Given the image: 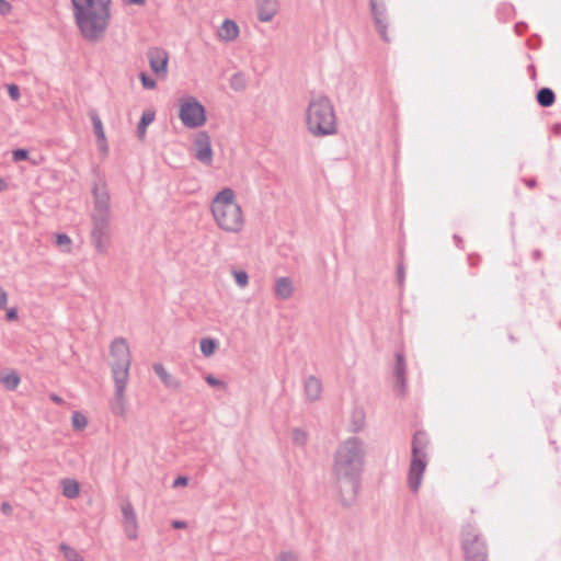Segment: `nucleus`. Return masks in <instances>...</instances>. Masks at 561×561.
<instances>
[{"instance_id": "nucleus-1", "label": "nucleus", "mask_w": 561, "mask_h": 561, "mask_svg": "<svg viewBox=\"0 0 561 561\" xmlns=\"http://www.w3.org/2000/svg\"><path fill=\"white\" fill-rule=\"evenodd\" d=\"M365 456L364 442L356 436L345 439L334 453L332 473L336 480L340 503L345 507L353 505L358 495Z\"/></svg>"}, {"instance_id": "nucleus-2", "label": "nucleus", "mask_w": 561, "mask_h": 561, "mask_svg": "<svg viewBox=\"0 0 561 561\" xmlns=\"http://www.w3.org/2000/svg\"><path fill=\"white\" fill-rule=\"evenodd\" d=\"M76 24L89 42L100 41L111 22L112 0H71Z\"/></svg>"}, {"instance_id": "nucleus-3", "label": "nucleus", "mask_w": 561, "mask_h": 561, "mask_svg": "<svg viewBox=\"0 0 561 561\" xmlns=\"http://www.w3.org/2000/svg\"><path fill=\"white\" fill-rule=\"evenodd\" d=\"M110 354L114 358L111 363L112 376L115 385V400L112 403V412L115 415L125 414V389L128 382L131 355L127 340L115 337L110 345Z\"/></svg>"}, {"instance_id": "nucleus-4", "label": "nucleus", "mask_w": 561, "mask_h": 561, "mask_svg": "<svg viewBox=\"0 0 561 561\" xmlns=\"http://www.w3.org/2000/svg\"><path fill=\"white\" fill-rule=\"evenodd\" d=\"M306 126L308 131L314 137L336 134L335 110L327 95H312L306 110Z\"/></svg>"}, {"instance_id": "nucleus-5", "label": "nucleus", "mask_w": 561, "mask_h": 561, "mask_svg": "<svg viewBox=\"0 0 561 561\" xmlns=\"http://www.w3.org/2000/svg\"><path fill=\"white\" fill-rule=\"evenodd\" d=\"M211 214L218 227L228 232H239L243 227L241 206L234 201V192L230 187L219 191L213 198Z\"/></svg>"}, {"instance_id": "nucleus-6", "label": "nucleus", "mask_w": 561, "mask_h": 561, "mask_svg": "<svg viewBox=\"0 0 561 561\" xmlns=\"http://www.w3.org/2000/svg\"><path fill=\"white\" fill-rule=\"evenodd\" d=\"M459 542L465 561H488V541L474 520H468L461 526Z\"/></svg>"}, {"instance_id": "nucleus-7", "label": "nucleus", "mask_w": 561, "mask_h": 561, "mask_svg": "<svg viewBox=\"0 0 561 561\" xmlns=\"http://www.w3.org/2000/svg\"><path fill=\"white\" fill-rule=\"evenodd\" d=\"M428 435L425 431L419 430L414 433L411 442V462L408 473V484L412 492H417L422 483L423 474L427 466Z\"/></svg>"}, {"instance_id": "nucleus-8", "label": "nucleus", "mask_w": 561, "mask_h": 561, "mask_svg": "<svg viewBox=\"0 0 561 561\" xmlns=\"http://www.w3.org/2000/svg\"><path fill=\"white\" fill-rule=\"evenodd\" d=\"M179 117L187 128H197L206 123V110L194 96H186L181 100Z\"/></svg>"}, {"instance_id": "nucleus-9", "label": "nucleus", "mask_w": 561, "mask_h": 561, "mask_svg": "<svg viewBox=\"0 0 561 561\" xmlns=\"http://www.w3.org/2000/svg\"><path fill=\"white\" fill-rule=\"evenodd\" d=\"M110 219L111 215H92L91 240L95 251L105 254L110 244Z\"/></svg>"}, {"instance_id": "nucleus-10", "label": "nucleus", "mask_w": 561, "mask_h": 561, "mask_svg": "<svg viewBox=\"0 0 561 561\" xmlns=\"http://www.w3.org/2000/svg\"><path fill=\"white\" fill-rule=\"evenodd\" d=\"M94 208L92 215H111L110 192L107 184L101 174H98V182L92 187Z\"/></svg>"}, {"instance_id": "nucleus-11", "label": "nucleus", "mask_w": 561, "mask_h": 561, "mask_svg": "<svg viewBox=\"0 0 561 561\" xmlns=\"http://www.w3.org/2000/svg\"><path fill=\"white\" fill-rule=\"evenodd\" d=\"M370 13L376 27L377 33L385 43H389L387 28V8L383 0H369Z\"/></svg>"}, {"instance_id": "nucleus-12", "label": "nucleus", "mask_w": 561, "mask_h": 561, "mask_svg": "<svg viewBox=\"0 0 561 561\" xmlns=\"http://www.w3.org/2000/svg\"><path fill=\"white\" fill-rule=\"evenodd\" d=\"M195 158L209 167L213 163L211 139L207 131H199L194 139Z\"/></svg>"}, {"instance_id": "nucleus-13", "label": "nucleus", "mask_w": 561, "mask_h": 561, "mask_svg": "<svg viewBox=\"0 0 561 561\" xmlns=\"http://www.w3.org/2000/svg\"><path fill=\"white\" fill-rule=\"evenodd\" d=\"M151 71L158 77H165L168 72L169 55L163 48L153 47L147 53Z\"/></svg>"}, {"instance_id": "nucleus-14", "label": "nucleus", "mask_w": 561, "mask_h": 561, "mask_svg": "<svg viewBox=\"0 0 561 561\" xmlns=\"http://www.w3.org/2000/svg\"><path fill=\"white\" fill-rule=\"evenodd\" d=\"M123 526L125 535L130 540H136L138 537V520L134 506L129 501L122 504Z\"/></svg>"}, {"instance_id": "nucleus-15", "label": "nucleus", "mask_w": 561, "mask_h": 561, "mask_svg": "<svg viewBox=\"0 0 561 561\" xmlns=\"http://www.w3.org/2000/svg\"><path fill=\"white\" fill-rule=\"evenodd\" d=\"M88 114L96 137L98 148L102 154L106 156L108 153V144L100 115L95 108H91Z\"/></svg>"}, {"instance_id": "nucleus-16", "label": "nucleus", "mask_w": 561, "mask_h": 561, "mask_svg": "<svg viewBox=\"0 0 561 561\" xmlns=\"http://www.w3.org/2000/svg\"><path fill=\"white\" fill-rule=\"evenodd\" d=\"M393 375L396 378L397 387L402 394L407 391V363L403 353L397 352Z\"/></svg>"}, {"instance_id": "nucleus-17", "label": "nucleus", "mask_w": 561, "mask_h": 561, "mask_svg": "<svg viewBox=\"0 0 561 561\" xmlns=\"http://www.w3.org/2000/svg\"><path fill=\"white\" fill-rule=\"evenodd\" d=\"M257 20L260 22H270L278 11L277 0H257Z\"/></svg>"}, {"instance_id": "nucleus-18", "label": "nucleus", "mask_w": 561, "mask_h": 561, "mask_svg": "<svg viewBox=\"0 0 561 561\" xmlns=\"http://www.w3.org/2000/svg\"><path fill=\"white\" fill-rule=\"evenodd\" d=\"M154 374L160 378L163 386L170 390L178 391L181 389V381L174 376L169 374L161 363H154L152 365Z\"/></svg>"}, {"instance_id": "nucleus-19", "label": "nucleus", "mask_w": 561, "mask_h": 561, "mask_svg": "<svg viewBox=\"0 0 561 561\" xmlns=\"http://www.w3.org/2000/svg\"><path fill=\"white\" fill-rule=\"evenodd\" d=\"M294 294L293 280L283 276L276 279L274 285V296L279 300H287Z\"/></svg>"}, {"instance_id": "nucleus-20", "label": "nucleus", "mask_w": 561, "mask_h": 561, "mask_svg": "<svg viewBox=\"0 0 561 561\" xmlns=\"http://www.w3.org/2000/svg\"><path fill=\"white\" fill-rule=\"evenodd\" d=\"M305 394L308 401L314 402L320 399L322 392V382L314 376H309L304 385Z\"/></svg>"}, {"instance_id": "nucleus-21", "label": "nucleus", "mask_w": 561, "mask_h": 561, "mask_svg": "<svg viewBox=\"0 0 561 561\" xmlns=\"http://www.w3.org/2000/svg\"><path fill=\"white\" fill-rule=\"evenodd\" d=\"M218 36L225 42H232L239 36V26L231 19H225L218 28Z\"/></svg>"}, {"instance_id": "nucleus-22", "label": "nucleus", "mask_w": 561, "mask_h": 561, "mask_svg": "<svg viewBox=\"0 0 561 561\" xmlns=\"http://www.w3.org/2000/svg\"><path fill=\"white\" fill-rule=\"evenodd\" d=\"M536 101L541 107H550L556 102V93L551 88H540L536 93Z\"/></svg>"}, {"instance_id": "nucleus-23", "label": "nucleus", "mask_w": 561, "mask_h": 561, "mask_svg": "<svg viewBox=\"0 0 561 561\" xmlns=\"http://www.w3.org/2000/svg\"><path fill=\"white\" fill-rule=\"evenodd\" d=\"M156 113L153 111H144L137 124V137L142 140L146 137L147 127L153 122Z\"/></svg>"}, {"instance_id": "nucleus-24", "label": "nucleus", "mask_w": 561, "mask_h": 561, "mask_svg": "<svg viewBox=\"0 0 561 561\" xmlns=\"http://www.w3.org/2000/svg\"><path fill=\"white\" fill-rule=\"evenodd\" d=\"M62 495L67 499H76L80 494V484L75 479L61 480Z\"/></svg>"}, {"instance_id": "nucleus-25", "label": "nucleus", "mask_w": 561, "mask_h": 561, "mask_svg": "<svg viewBox=\"0 0 561 561\" xmlns=\"http://www.w3.org/2000/svg\"><path fill=\"white\" fill-rule=\"evenodd\" d=\"M0 382L7 390L14 391L21 382V377L15 370H11L9 374L0 377Z\"/></svg>"}, {"instance_id": "nucleus-26", "label": "nucleus", "mask_w": 561, "mask_h": 561, "mask_svg": "<svg viewBox=\"0 0 561 561\" xmlns=\"http://www.w3.org/2000/svg\"><path fill=\"white\" fill-rule=\"evenodd\" d=\"M219 343L216 339L213 337H204L201 340V352L205 357H210L215 354L218 348Z\"/></svg>"}, {"instance_id": "nucleus-27", "label": "nucleus", "mask_w": 561, "mask_h": 561, "mask_svg": "<svg viewBox=\"0 0 561 561\" xmlns=\"http://www.w3.org/2000/svg\"><path fill=\"white\" fill-rule=\"evenodd\" d=\"M59 550L68 561H84L83 557L66 542L59 545Z\"/></svg>"}, {"instance_id": "nucleus-28", "label": "nucleus", "mask_w": 561, "mask_h": 561, "mask_svg": "<svg viewBox=\"0 0 561 561\" xmlns=\"http://www.w3.org/2000/svg\"><path fill=\"white\" fill-rule=\"evenodd\" d=\"M71 423H72V427L75 430L81 431V430L85 428V426L88 424V420L83 413L76 411L72 413Z\"/></svg>"}, {"instance_id": "nucleus-29", "label": "nucleus", "mask_w": 561, "mask_h": 561, "mask_svg": "<svg viewBox=\"0 0 561 561\" xmlns=\"http://www.w3.org/2000/svg\"><path fill=\"white\" fill-rule=\"evenodd\" d=\"M364 414L362 412H355L352 416V426L350 431L352 433H358L364 428Z\"/></svg>"}, {"instance_id": "nucleus-30", "label": "nucleus", "mask_w": 561, "mask_h": 561, "mask_svg": "<svg viewBox=\"0 0 561 561\" xmlns=\"http://www.w3.org/2000/svg\"><path fill=\"white\" fill-rule=\"evenodd\" d=\"M232 275L234 277L236 284L239 287L243 288V287H245L249 284V275H248V273L245 271H243V270H240V271L233 270L232 271Z\"/></svg>"}, {"instance_id": "nucleus-31", "label": "nucleus", "mask_w": 561, "mask_h": 561, "mask_svg": "<svg viewBox=\"0 0 561 561\" xmlns=\"http://www.w3.org/2000/svg\"><path fill=\"white\" fill-rule=\"evenodd\" d=\"M230 87L234 91H241L245 88L244 78L240 72L233 73L230 79Z\"/></svg>"}, {"instance_id": "nucleus-32", "label": "nucleus", "mask_w": 561, "mask_h": 561, "mask_svg": "<svg viewBox=\"0 0 561 561\" xmlns=\"http://www.w3.org/2000/svg\"><path fill=\"white\" fill-rule=\"evenodd\" d=\"M291 439L294 444L304 446L307 443V433L301 428H294Z\"/></svg>"}, {"instance_id": "nucleus-33", "label": "nucleus", "mask_w": 561, "mask_h": 561, "mask_svg": "<svg viewBox=\"0 0 561 561\" xmlns=\"http://www.w3.org/2000/svg\"><path fill=\"white\" fill-rule=\"evenodd\" d=\"M139 80L144 89L152 90L157 87V81L145 71L139 73Z\"/></svg>"}, {"instance_id": "nucleus-34", "label": "nucleus", "mask_w": 561, "mask_h": 561, "mask_svg": "<svg viewBox=\"0 0 561 561\" xmlns=\"http://www.w3.org/2000/svg\"><path fill=\"white\" fill-rule=\"evenodd\" d=\"M56 244L60 249H64L65 251H70L71 239L66 233H57L56 234Z\"/></svg>"}, {"instance_id": "nucleus-35", "label": "nucleus", "mask_w": 561, "mask_h": 561, "mask_svg": "<svg viewBox=\"0 0 561 561\" xmlns=\"http://www.w3.org/2000/svg\"><path fill=\"white\" fill-rule=\"evenodd\" d=\"M30 151L24 148H18L12 151V160L14 162L25 161L28 159Z\"/></svg>"}, {"instance_id": "nucleus-36", "label": "nucleus", "mask_w": 561, "mask_h": 561, "mask_svg": "<svg viewBox=\"0 0 561 561\" xmlns=\"http://www.w3.org/2000/svg\"><path fill=\"white\" fill-rule=\"evenodd\" d=\"M204 379L211 387H218L220 389H226V387H227L225 381H222L219 378L215 377L213 374L205 375Z\"/></svg>"}, {"instance_id": "nucleus-37", "label": "nucleus", "mask_w": 561, "mask_h": 561, "mask_svg": "<svg viewBox=\"0 0 561 561\" xmlns=\"http://www.w3.org/2000/svg\"><path fill=\"white\" fill-rule=\"evenodd\" d=\"M275 561H299L298 556L293 551H282L275 558Z\"/></svg>"}, {"instance_id": "nucleus-38", "label": "nucleus", "mask_w": 561, "mask_h": 561, "mask_svg": "<svg viewBox=\"0 0 561 561\" xmlns=\"http://www.w3.org/2000/svg\"><path fill=\"white\" fill-rule=\"evenodd\" d=\"M7 90H8L9 96L12 101H18L20 99L21 93H20V88L18 84L9 83V84H7Z\"/></svg>"}, {"instance_id": "nucleus-39", "label": "nucleus", "mask_w": 561, "mask_h": 561, "mask_svg": "<svg viewBox=\"0 0 561 561\" xmlns=\"http://www.w3.org/2000/svg\"><path fill=\"white\" fill-rule=\"evenodd\" d=\"M404 276H405L404 265L402 262H400L397 266V279H398V283L400 286H402L404 283Z\"/></svg>"}, {"instance_id": "nucleus-40", "label": "nucleus", "mask_w": 561, "mask_h": 561, "mask_svg": "<svg viewBox=\"0 0 561 561\" xmlns=\"http://www.w3.org/2000/svg\"><path fill=\"white\" fill-rule=\"evenodd\" d=\"M12 11V5L7 0H0V14L7 15Z\"/></svg>"}, {"instance_id": "nucleus-41", "label": "nucleus", "mask_w": 561, "mask_h": 561, "mask_svg": "<svg viewBox=\"0 0 561 561\" xmlns=\"http://www.w3.org/2000/svg\"><path fill=\"white\" fill-rule=\"evenodd\" d=\"M188 484V478L185 477V476H179L178 478L174 479L173 481V486L174 488H178V486H186Z\"/></svg>"}, {"instance_id": "nucleus-42", "label": "nucleus", "mask_w": 561, "mask_h": 561, "mask_svg": "<svg viewBox=\"0 0 561 561\" xmlns=\"http://www.w3.org/2000/svg\"><path fill=\"white\" fill-rule=\"evenodd\" d=\"M8 302V294L7 291L0 286V310H3L7 308Z\"/></svg>"}, {"instance_id": "nucleus-43", "label": "nucleus", "mask_w": 561, "mask_h": 561, "mask_svg": "<svg viewBox=\"0 0 561 561\" xmlns=\"http://www.w3.org/2000/svg\"><path fill=\"white\" fill-rule=\"evenodd\" d=\"M0 510H1V513L5 516H10L13 512V507L9 502H2Z\"/></svg>"}, {"instance_id": "nucleus-44", "label": "nucleus", "mask_w": 561, "mask_h": 561, "mask_svg": "<svg viewBox=\"0 0 561 561\" xmlns=\"http://www.w3.org/2000/svg\"><path fill=\"white\" fill-rule=\"evenodd\" d=\"M19 316H18V310L16 308H10L7 310L5 312V319L8 321H15L18 320Z\"/></svg>"}, {"instance_id": "nucleus-45", "label": "nucleus", "mask_w": 561, "mask_h": 561, "mask_svg": "<svg viewBox=\"0 0 561 561\" xmlns=\"http://www.w3.org/2000/svg\"><path fill=\"white\" fill-rule=\"evenodd\" d=\"M514 28L516 33L523 34L527 28V24L525 22H518L515 24Z\"/></svg>"}, {"instance_id": "nucleus-46", "label": "nucleus", "mask_w": 561, "mask_h": 561, "mask_svg": "<svg viewBox=\"0 0 561 561\" xmlns=\"http://www.w3.org/2000/svg\"><path fill=\"white\" fill-rule=\"evenodd\" d=\"M49 399L53 402H55L56 404H59V405L65 403V400L61 397H59L58 394H56V393H50L49 394Z\"/></svg>"}, {"instance_id": "nucleus-47", "label": "nucleus", "mask_w": 561, "mask_h": 561, "mask_svg": "<svg viewBox=\"0 0 561 561\" xmlns=\"http://www.w3.org/2000/svg\"><path fill=\"white\" fill-rule=\"evenodd\" d=\"M171 525L174 529H184L187 526L184 520H173Z\"/></svg>"}, {"instance_id": "nucleus-48", "label": "nucleus", "mask_w": 561, "mask_h": 561, "mask_svg": "<svg viewBox=\"0 0 561 561\" xmlns=\"http://www.w3.org/2000/svg\"><path fill=\"white\" fill-rule=\"evenodd\" d=\"M523 181L525 185L529 188H534L537 186V180L535 178L524 179Z\"/></svg>"}, {"instance_id": "nucleus-49", "label": "nucleus", "mask_w": 561, "mask_h": 561, "mask_svg": "<svg viewBox=\"0 0 561 561\" xmlns=\"http://www.w3.org/2000/svg\"><path fill=\"white\" fill-rule=\"evenodd\" d=\"M453 239H454L455 244H456L457 248L463 249V240H462V238L460 236L454 234Z\"/></svg>"}, {"instance_id": "nucleus-50", "label": "nucleus", "mask_w": 561, "mask_h": 561, "mask_svg": "<svg viewBox=\"0 0 561 561\" xmlns=\"http://www.w3.org/2000/svg\"><path fill=\"white\" fill-rule=\"evenodd\" d=\"M542 251L539 249L534 250L531 253V257L534 261H540L542 259Z\"/></svg>"}, {"instance_id": "nucleus-51", "label": "nucleus", "mask_w": 561, "mask_h": 561, "mask_svg": "<svg viewBox=\"0 0 561 561\" xmlns=\"http://www.w3.org/2000/svg\"><path fill=\"white\" fill-rule=\"evenodd\" d=\"M552 133L557 136H561V123H556L552 126Z\"/></svg>"}, {"instance_id": "nucleus-52", "label": "nucleus", "mask_w": 561, "mask_h": 561, "mask_svg": "<svg viewBox=\"0 0 561 561\" xmlns=\"http://www.w3.org/2000/svg\"><path fill=\"white\" fill-rule=\"evenodd\" d=\"M124 2L127 4L144 5L146 0H124Z\"/></svg>"}, {"instance_id": "nucleus-53", "label": "nucleus", "mask_w": 561, "mask_h": 561, "mask_svg": "<svg viewBox=\"0 0 561 561\" xmlns=\"http://www.w3.org/2000/svg\"><path fill=\"white\" fill-rule=\"evenodd\" d=\"M469 261H470V265L471 266H477L479 264V262H480V256H478V255H476V256L470 255L469 256Z\"/></svg>"}, {"instance_id": "nucleus-54", "label": "nucleus", "mask_w": 561, "mask_h": 561, "mask_svg": "<svg viewBox=\"0 0 561 561\" xmlns=\"http://www.w3.org/2000/svg\"><path fill=\"white\" fill-rule=\"evenodd\" d=\"M8 186H9L8 183L3 179L0 178V192L5 191L8 188Z\"/></svg>"}, {"instance_id": "nucleus-55", "label": "nucleus", "mask_w": 561, "mask_h": 561, "mask_svg": "<svg viewBox=\"0 0 561 561\" xmlns=\"http://www.w3.org/2000/svg\"><path fill=\"white\" fill-rule=\"evenodd\" d=\"M528 71L530 72L531 78L535 79V77H536V68H535L534 65H529L528 66Z\"/></svg>"}, {"instance_id": "nucleus-56", "label": "nucleus", "mask_w": 561, "mask_h": 561, "mask_svg": "<svg viewBox=\"0 0 561 561\" xmlns=\"http://www.w3.org/2000/svg\"><path fill=\"white\" fill-rule=\"evenodd\" d=\"M559 328L561 329V321L559 322Z\"/></svg>"}]
</instances>
